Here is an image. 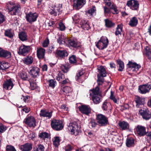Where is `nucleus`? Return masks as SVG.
Listing matches in <instances>:
<instances>
[{
  "mask_svg": "<svg viewBox=\"0 0 151 151\" xmlns=\"http://www.w3.org/2000/svg\"><path fill=\"white\" fill-rule=\"evenodd\" d=\"M111 104L106 101H104L102 105V108L104 110L107 111L110 108Z\"/></svg>",
  "mask_w": 151,
  "mask_h": 151,
  "instance_id": "58836bf2",
  "label": "nucleus"
},
{
  "mask_svg": "<svg viewBox=\"0 0 151 151\" xmlns=\"http://www.w3.org/2000/svg\"><path fill=\"white\" fill-rule=\"evenodd\" d=\"M59 26L58 28L60 30L62 31L65 29V26L63 22H60L59 24Z\"/></svg>",
  "mask_w": 151,
  "mask_h": 151,
  "instance_id": "4d7b16f0",
  "label": "nucleus"
},
{
  "mask_svg": "<svg viewBox=\"0 0 151 151\" xmlns=\"http://www.w3.org/2000/svg\"><path fill=\"white\" fill-rule=\"evenodd\" d=\"M23 61L25 64L27 65L32 64L33 61V58L31 56H28L24 58Z\"/></svg>",
  "mask_w": 151,
  "mask_h": 151,
  "instance_id": "c85d7f7f",
  "label": "nucleus"
},
{
  "mask_svg": "<svg viewBox=\"0 0 151 151\" xmlns=\"http://www.w3.org/2000/svg\"><path fill=\"white\" fill-rule=\"evenodd\" d=\"M32 145L31 143H26L21 145L20 149L22 151H30L32 149Z\"/></svg>",
  "mask_w": 151,
  "mask_h": 151,
  "instance_id": "a211bd4d",
  "label": "nucleus"
},
{
  "mask_svg": "<svg viewBox=\"0 0 151 151\" xmlns=\"http://www.w3.org/2000/svg\"><path fill=\"white\" fill-rule=\"evenodd\" d=\"M13 8V9L11 12L10 13L12 15H16L17 13H19L20 9V6L19 5L15 4Z\"/></svg>",
  "mask_w": 151,
  "mask_h": 151,
  "instance_id": "c756f323",
  "label": "nucleus"
},
{
  "mask_svg": "<svg viewBox=\"0 0 151 151\" xmlns=\"http://www.w3.org/2000/svg\"><path fill=\"white\" fill-rule=\"evenodd\" d=\"M110 9L113 10L112 12L113 14H117L119 13V11L117 9L116 7L114 6L113 5L110 7Z\"/></svg>",
  "mask_w": 151,
  "mask_h": 151,
  "instance_id": "13d9d810",
  "label": "nucleus"
},
{
  "mask_svg": "<svg viewBox=\"0 0 151 151\" xmlns=\"http://www.w3.org/2000/svg\"><path fill=\"white\" fill-rule=\"evenodd\" d=\"M19 38L22 41H24L27 40V35L25 32H21L19 34Z\"/></svg>",
  "mask_w": 151,
  "mask_h": 151,
  "instance_id": "72a5a7b5",
  "label": "nucleus"
},
{
  "mask_svg": "<svg viewBox=\"0 0 151 151\" xmlns=\"http://www.w3.org/2000/svg\"><path fill=\"white\" fill-rule=\"evenodd\" d=\"M9 67L8 63L6 62L2 63L0 67V70H4L8 68Z\"/></svg>",
  "mask_w": 151,
  "mask_h": 151,
  "instance_id": "49530a36",
  "label": "nucleus"
},
{
  "mask_svg": "<svg viewBox=\"0 0 151 151\" xmlns=\"http://www.w3.org/2000/svg\"><path fill=\"white\" fill-rule=\"evenodd\" d=\"M80 111L83 114L88 115L91 112V109L89 106L82 105L79 108Z\"/></svg>",
  "mask_w": 151,
  "mask_h": 151,
  "instance_id": "ddd939ff",
  "label": "nucleus"
},
{
  "mask_svg": "<svg viewBox=\"0 0 151 151\" xmlns=\"http://www.w3.org/2000/svg\"><path fill=\"white\" fill-rule=\"evenodd\" d=\"M105 25L106 27L111 28L114 26L115 24L113 23L111 21L108 19H105Z\"/></svg>",
  "mask_w": 151,
  "mask_h": 151,
  "instance_id": "473e14b6",
  "label": "nucleus"
},
{
  "mask_svg": "<svg viewBox=\"0 0 151 151\" xmlns=\"http://www.w3.org/2000/svg\"><path fill=\"white\" fill-rule=\"evenodd\" d=\"M40 73L39 68L36 66H32L30 68L29 74L33 77H36L39 76Z\"/></svg>",
  "mask_w": 151,
  "mask_h": 151,
  "instance_id": "9d476101",
  "label": "nucleus"
},
{
  "mask_svg": "<svg viewBox=\"0 0 151 151\" xmlns=\"http://www.w3.org/2000/svg\"><path fill=\"white\" fill-rule=\"evenodd\" d=\"M62 70L65 73L68 72L70 68V65L68 64H65V65H61L60 66Z\"/></svg>",
  "mask_w": 151,
  "mask_h": 151,
  "instance_id": "2f4dec72",
  "label": "nucleus"
},
{
  "mask_svg": "<svg viewBox=\"0 0 151 151\" xmlns=\"http://www.w3.org/2000/svg\"><path fill=\"white\" fill-rule=\"evenodd\" d=\"M49 43V41L48 40H45L42 44V46L44 47H46L47 46Z\"/></svg>",
  "mask_w": 151,
  "mask_h": 151,
  "instance_id": "338daca9",
  "label": "nucleus"
},
{
  "mask_svg": "<svg viewBox=\"0 0 151 151\" xmlns=\"http://www.w3.org/2000/svg\"><path fill=\"white\" fill-rule=\"evenodd\" d=\"M11 53L7 51L0 48V57L9 58L11 56Z\"/></svg>",
  "mask_w": 151,
  "mask_h": 151,
  "instance_id": "4be33fe9",
  "label": "nucleus"
},
{
  "mask_svg": "<svg viewBox=\"0 0 151 151\" xmlns=\"http://www.w3.org/2000/svg\"><path fill=\"white\" fill-rule=\"evenodd\" d=\"M24 121L25 124L30 127H34L36 126V121L33 116L28 117Z\"/></svg>",
  "mask_w": 151,
  "mask_h": 151,
  "instance_id": "f8f14e48",
  "label": "nucleus"
},
{
  "mask_svg": "<svg viewBox=\"0 0 151 151\" xmlns=\"http://www.w3.org/2000/svg\"><path fill=\"white\" fill-rule=\"evenodd\" d=\"M151 89V82H149L147 84L139 86V92L142 94H145L148 92Z\"/></svg>",
  "mask_w": 151,
  "mask_h": 151,
  "instance_id": "423d86ee",
  "label": "nucleus"
},
{
  "mask_svg": "<svg viewBox=\"0 0 151 151\" xmlns=\"http://www.w3.org/2000/svg\"><path fill=\"white\" fill-rule=\"evenodd\" d=\"M96 9L95 6H93L92 7L88 10V13L91 16L95 15L96 14Z\"/></svg>",
  "mask_w": 151,
  "mask_h": 151,
  "instance_id": "79ce46f5",
  "label": "nucleus"
},
{
  "mask_svg": "<svg viewBox=\"0 0 151 151\" xmlns=\"http://www.w3.org/2000/svg\"><path fill=\"white\" fill-rule=\"evenodd\" d=\"M73 147L71 145L68 144L65 147V151H71L73 148Z\"/></svg>",
  "mask_w": 151,
  "mask_h": 151,
  "instance_id": "052dcab7",
  "label": "nucleus"
},
{
  "mask_svg": "<svg viewBox=\"0 0 151 151\" xmlns=\"http://www.w3.org/2000/svg\"><path fill=\"white\" fill-rule=\"evenodd\" d=\"M145 51L146 54L148 59L151 60V52L150 47L148 46L146 47L145 48Z\"/></svg>",
  "mask_w": 151,
  "mask_h": 151,
  "instance_id": "37998d69",
  "label": "nucleus"
},
{
  "mask_svg": "<svg viewBox=\"0 0 151 151\" xmlns=\"http://www.w3.org/2000/svg\"><path fill=\"white\" fill-rule=\"evenodd\" d=\"M69 62L72 64H75L77 63V59L76 56L74 55H72L69 58Z\"/></svg>",
  "mask_w": 151,
  "mask_h": 151,
  "instance_id": "e433bc0d",
  "label": "nucleus"
},
{
  "mask_svg": "<svg viewBox=\"0 0 151 151\" xmlns=\"http://www.w3.org/2000/svg\"><path fill=\"white\" fill-rule=\"evenodd\" d=\"M38 17L37 14L35 13L29 12L26 15V19L27 21L29 23H32L35 22Z\"/></svg>",
  "mask_w": 151,
  "mask_h": 151,
  "instance_id": "6e6552de",
  "label": "nucleus"
},
{
  "mask_svg": "<svg viewBox=\"0 0 151 151\" xmlns=\"http://www.w3.org/2000/svg\"><path fill=\"white\" fill-rule=\"evenodd\" d=\"M119 125L122 130H127L129 128V125L124 121L119 123Z\"/></svg>",
  "mask_w": 151,
  "mask_h": 151,
  "instance_id": "bb28decb",
  "label": "nucleus"
},
{
  "mask_svg": "<svg viewBox=\"0 0 151 151\" xmlns=\"http://www.w3.org/2000/svg\"><path fill=\"white\" fill-rule=\"evenodd\" d=\"M80 24L83 29L85 30H88L90 29V26L87 22L84 19L81 20Z\"/></svg>",
  "mask_w": 151,
  "mask_h": 151,
  "instance_id": "393cba45",
  "label": "nucleus"
},
{
  "mask_svg": "<svg viewBox=\"0 0 151 151\" xmlns=\"http://www.w3.org/2000/svg\"><path fill=\"white\" fill-rule=\"evenodd\" d=\"M92 99L93 102L96 104L99 103L101 101L102 98L101 92L99 88L98 87H96L92 90Z\"/></svg>",
  "mask_w": 151,
  "mask_h": 151,
  "instance_id": "f257e3e1",
  "label": "nucleus"
},
{
  "mask_svg": "<svg viewBox=\"0 0 151 151\" xmlns=\"http://www.w3.org/2000/svg\"><path fill=\"white\" fill-rule=\"evenodd\" d=\"M104 4L106 5L109 6L110 8L112 6L110 0H104Z\"/></svg>",
  "mask_w": 151,
  "mask_h": 151,
  "instance_id": "0e129e2a",
  "label": "nucleus"
},
{
  "mask_svg": "<svg viewBox=\"0 0 151 151\" xmlns=\"http://www.w3.org/2000/svg\"><path fill=\"white\" fill-rule=\"evenodd\" d=\"M138 20L136 17H133L130 19L129 25L132 27L136 26L137 24Z\"/></svg>",
  "mask_w": 151,
  "mask_h": 151,
  "instance_id": "cd10ccee",
  "label": "nucleus"
},
{
  "mask_svg": "<svg viewBox=\"0 0 151 151\" xmlns=\"http://www.w3.org/2000/svg\"><path fill=\"white\" fill-rule=\"evenodd\" d=\"M65 79V76L61 72H59L56 76V79L59 81L61 80H63Z\"/></svg>",
  "mask_w": 151,
  "mask_h": 151,
  "instance_id": "a18cd8bd",
  "label": "nucleus"
},
{
  "mask_svg": "<svg viewBox=\"0 0 151 151\" xmlns=\"http://www.w3.org/2000/svg\"><path fill=\"white\" fill-rule=\"evenodd\" d=\"M6 130L4 126L1 124H0V134L2 133Z\"/></svg>",
  "mask_w": 151,
  "mask_h": 151,
  "instance_id": "69168bd1",
  "label": "nucleus"
},
{
  "mask_svg": "<svg viewBox=\"0 0 151 151\" xmlns=\"http://www.w3.org/2000/svg\"><path fill=\"white\" fill-rule=\"evenodd\" d=\"M39 136L41 138L44 139L48 137V134L46 132H41L39 134Z\"/></svg>",
  "mask_w": 151,
  "mask_h": 151,
  "instance_id": "09e8293b",
  "label": "nucleus"
},
{
  "mask_svg": "<svg viewBox=\"0 0 151 151\" xmlns=\"http://www.w3.org/2000/svg\"><path fill=\"white\" fill-rule=\"evenodd\" d=\"M33 150L34 151H44V147L43 145H39L34 147Z\"/></svg>",
  "mask_w": 151,
  "mask_h": 151,
  "instance_id": "c03bdc74",
  "label": "nucleus"
},
{
  "mask_svg": "<svg viewBox=\"0 0 151 151\" xmlns=\"http://www.w3.org/2000/svg\"><path fill=\"white\" fill-rule=\"evenodd\" d=\"M127 66L128 68H134V69L138 70L141 67L140 66L137 64L136 63L133 62L131 61H129L128 64H127Z\"/></svg>",
  "mask_w": 151,
  "mask_h": 151,
  "instance_id": "a878e982",
  "label": "nucleus"
},
{
  "mask_svg": "<svg viewBox=\"0 0 151 151\" xmlns=\"http://www.w3.org/2000/svg\"><path fill=\"white\" fill-rule=\"evenodd\" d=\"M96 119L99 126H105L109 123L108 118L102 114H98Z\"/></svg>",
  "mask_w": 151,
  "mask_h": 151,
  "instance_id": "20e7f679",
  "label": "nucleus"
},
{
  "mask_svg": "<svg viewBox=\"0 0 151 151\" xmlns=\"http://www.w3.org/2000/svg\"><path fill=\"white\" fill-rule=\"evenodd\" d=\"M117 62L118 65H119V67L118 70L120 71H122L124 68V65L123 62L121 60L119 59L117 60Z\"/></svg>",
  "mask_w": 151,
  "mask_h": 151,
  "instance_id": "f704fd0d",
  "label": "nucleus"
},
{
  "mask_svg": "<svg viewBox=\"0 0 151 151\" xmlns=\"http://www.w3.org/2000/svg\"><path fill=\"white\" fill-rule=\"evenodd\" d=\"M14 5L15 4L13 2L10 1L7 3L6 7L8 10L11 12L13 9V8L14 7Z\"/></svg>",
  "mask_w": 151,
  "mask_h": 151,
  "instance_id": "4c0bfd02",
  "label": "nucleus"
},
{
  "mask_svg": "<svg viewBox=\"0 0 151 151\" xmlns=\"http://www.w3.org/2000/svg\"><path fill=\"white\" fill-rule=\"evenodd\" d=\"M111 134L113 136V138H112V139L113 140V141H115V142H118V141L116 139V137H118V133L114 132H113L111 133Z\"/></svg>",
  "mask_w": 151,
  "mask_h": 151,
  "instance_id": "864d4df0",
  "label": "nucleus"
},
{
  "mask_svg": "<svg viewBox=\"0 0 151 151\" xmlns=\"http://www.w3.org/2000/svg\"><path fill=\"white\" fill-rule=\"evenodd\" d=\"M50 13L52 15L54 16L57 15V12L55 11V9H51L49 11Z\"/></svg>",
  "mask_w": 151,
  "mask_h": 151,
  "instance_id": "774afa93",
  "label": "nucleus"
},
{
  "mask_svg": "<svg viewBox=\"0 0 151 151\" xmlns=\"http://www.w3.org/2000/svg\"><path fill=\"white\" fill-rule=\"evenodd\" d=\"M135 101L136 104V106L137 108H139L145 103V99L137 96L136 97Z\"/></svg>",
  "mask_w": 151,
  "mask_h": 151,
  "instance_id": "6ab92c4d",
  "label": "nucleus"
},
{
  "mask_svg": "<svg viewBox=\"0 0 151 151\" xmlns=\"http://www.w3.org/2000/svg\"><path fill=\"white\" fill-rule=\"evenodd\" d=\"M90 124H91L92 127L93 128L95 127L97 125V123L94 119L91 120Z\"/></svg>",
  "mask_w": 151,
  "mask_h": 151,
  "instance_id": "e2e57ef3",
  "label": "nucleus"
},
{
  "mask_svg": "<svg viewBox=\"0 0 151 151\" xmlns=\"http://www.w3.org/2000/svg\"><path fill=\"white\" fill-rule=\"evenodd\" d=\"M68 129L70 131L71 134L77 135L80 129V127L76 122L70 123L68 126Z\"/></svg>",
  "mask_w": 151,
  "mask_h": 151,
  "instance_id": "7ed1b4c3",
  "label": "nucleus"
},
{
  "mask_svg": "<svg viewBox=\"0 0 151 151\" xmlns=\"http://www.w3.org/2000/svg\"><path fill=\"white\" fill-rule=\"evenodd\" d=\"M30 87L32 90H34L37 88V85L36 83L30 82Z\"/></svg>",
  "mask_w": 151,
  "mask_h": 151,
  "instance_id": "bf43d9fd",
  "label": "nucleus"
},
{
  "mask_svg": "<svg viewBox=\"0 0 151 151\" xmlns=\"http://www.w3.org/2000/svg\"><path fill=\"white\" fill-rule=\"evenodd\" d=\"M6 151H16L14 146L11 145H7L6 147Z\"/></svg>",
  "mask_w": 151,
  "mask_h": 151,
  "instance_id": "8fccbe9b",
  "label": "nucleus"
},
{
  "mask_svg": "<svg viewBox=\"0 0 151 151\" xmlns=\"http://www.w3.org/2000/svg\"><path fill=\"white\" fill-rule=\"evenodd\" d=\"M122 24H119L117 25L116 28V30L115 32L116 35L118 36V35H121V33L122 31Z\"/></svg>",
  "mask_w": 151,
  "mask_h": 151,
  "instance_id": "c9c22d12",
  "label": "nucleus"
},
{
  "mask_svg": "<svg viewBox=\"0 0 151 151\" xmlns=\"http://www.w3.org/2000/svg\"><path fill=\"white\" fill-rule=\"evenodd\" d=\"M51 125L52 127L56 130H61L63 128L61 122L55 119H53L51 121Z\"/></svg>",
  "mask_w": 151,
  "mask_h": 151,
  "instance_id": "39448f33",
  "label": "nucleus"
},
{
  "mask_svg": "<svg viewBox=\"0 0 151 151\" xmlns=\"http://www.w3.org/2000/svg\"><path fill=\"white\" fill-rule=\"evenodd\" d=\"M47 83L48 84L49 86L52 88H54L56 84V82L54 79L50 80L47 81Z\"/></svg>",
  "mask_w": 151,
  "mask_h": 151,
  "instance_id": "ea45409f",
  "label": "nucleus"
},
{
  "mask_svg": "<svg viewBox=\"0 0 151 151\" xmlns=\"http://www.w3.org/2000/svg\"><path fill=\"white\" fill-rule=\"evenodd\" d=\"M67 41L68 45L70 46L75 48H77L79 46V45L76 40L73 39H68Z\"/></svg>",
  "mask_w": 151,
  "mask_h": 151,
  "instance_id": "5701e85b",
  "label": "nucleus"
},
{
  "mask_svg": "<svg viewBox=\"0 0 151 151\" xmlns=\"http://www.w3.org/2000/svg\"><path fill=\"white\" fill-rule=\"evenodd\" d=\"M30 49V46L22 45L19 47L18 53L19 55L24 56L28 52Z\"/></svg>",
  "mask_w": 151,
  "mask_h": 151,
  "instance_id": "0eeeda50",
  "label": "nucleus"
},
{
  "mask_svg": "<svg viewBox=\"0 0 151 151\" xmlns=\"http://www.w3.org/2000/svg\"><path fill=\"white\" fill-rule=\"evenodd\" d=\"M96 46L100 50L106 48L109 43V40L106 37H102L97 42H95Z\"/></svg>",
  "mask_w": 151,
  "mask_h": 151,
  "instance_id": "f03ea898",
  "label": "nucleus"
},
{
  "mask_svg": "<svg viewBox=\"0 0 151 151\" xmlns=\"http://www.w3.org/2000/svg\"><path fill=\"white\" fill-rule=\"evenodd\" d=\"M114 94V92L113 91H111V95L110 97V99L112 100L115 103H117V100L115 98Z\"/></svg>",
  "mask_w": 151,
  "mask_h": 151,
  "instance_id": "6e6d98bb",
  "label": "nucleus"
},
{
  "mask_svg": "<svg viewBox=\"0 0 151 151\" xmlns=\"http://www.w3.org/2000/svg\"><path fill=\"white\" fill-rule=\"evenodd\" d=\"M98 80L97 82L98 84L99 85H101L104 81V78H101V76H99V75H97Z\"/></svg>",
  "mask_w": 151,
  "mask_h": 151,
  "instance_id": "5fc2aeb1",
  "label": "nucleus"
},
{
  "mask_svg": "<svg viewBox=\"0 0 151 151\" xmlns=\"http://www.w3.org/2000/svg\"><path fill=\"white\" fill-rule=\"evenodd\" d=\"M53 144L56 147H58L60 144V138L58 137H54L52 139Z\"/></svg>",
  "mask_w": 151,
  "mask_h": 151,
  "instance_id": "a19ab883",
  "label": "nucleus"
},
{
  "mask_svg": "<svg viewBox=\"0 0 151 151\" xmlns=\"http://www.w3.org/2000/svg\"><path fill=\"white\" fill-rule=\"evenodd\" d=\"M85 3V0H73V8L76 9H79Z\"/></svg>",
  "mask_w": 151,
  "mask_h": 151,
  "instance_id": "2eb2a0df",
  "label": "nucleus"
},
{
  "mask_svg": "<svg viewBox=\"0 0 151 151\" xmlns=\"http://www.w3.org/2000/svg\"><path fill=\"white\" fill-rule=\"evenodd\" d=\"M127 5L133 10H137L139 6L138 1L135 0H131L127 2Z\"/></svg>",
  "mask_w": 151,
  "mask_h": 151,
  "instance_id": "9b49d317",
  "label": "nucleus"
},
{
  "mask_svg": "<svg viewBox=\"0 0 151 151\" xmlns=\"http://www.w3.org/2000/svg\"><path fill=\"white\" fill-rule=\"evenodd\" d=\"M145 127L138 125L136 128V131L138 134L140 136H144L146 134V132Z\"/></svg>",
  "mask_w": 151,
  "mask_h": 151,
  "instance_id": "dca6fc26",
  "label": "nucleus"
},
{
  "mask_svg": "<svg viewBox=\"0 0 151 151\" xmlns=\"http://www.w3.org/2000/svg\"><path fill=\"white\" fill-rule=\"evenodd\" d=\"M37 56L40 59H43L45 57V49L42 48H37Z\"/></svg>",
  "mask_w": 151,
  "mask_h": 151,
  "instance_id": "f3484780",
  "label": "nucleus"
},
{
  "mask_svg": "<svg viewBox=\"0 0 151 151\" xmlns=\"http://www.w3.org/2000/svg\"><path fill=\"white\" fill-rule=\"evenodd\" d=\"M83 74V71H79L76 74V80L78 81H80V80Z\"/></svg>",
  "mask_w": 151,
  "mask_h": 151,
  "instance_id": "de8ad7c7",
  "label": "nucleus"
},
{
  "mask_svg": "<svg viewBox=\"0 0 151 151\" xmlns=\"http://www.w3.org/2000/svg\"><path fill=\"white\" fill-rule=\"evenodd\" d=\"M98 72L99 74L98 75H99L102 77H105L106 76V69L104 66H102L98 67L97 68Z\"/></svg>",
  "mask_w": 151,
  "mask_h": 151,
  "instance_id": "aec40b11",
  "label": "nucleus"
},
{
  "mask_svg": "<svg viewBox=\"0 0 151 151\" xmlns=\"http://www.w3.org/2000/svg\"><path fill=\"white\" fill-rule=\"evenodd\" d=\"M21 78L24 80H26L27 78V76L26 73L22 72L21 74Z\"/></svg>",
  "mask_w": 151,
  "mask_h": 151,
  "instance_id": "680f3d73",
  "label": "nucleus"
},
{
  "mask_svg": "<svg viewBox=\"0 0 151 151\" xmlns=\"http://www.w3.org/2000/svg\"><path fill=\"white\" fill-rule=\"evenodd\" d=\"M56 54L58 57L61 58H64L68 55V53L66 50H57Z\"/></svg>",
  "mask_w": 151,
  "mask_h": 151,
  "instance_id": "412c9836",
  "label": "nucleus"
},
{
  "mask_svg": "<svg viewBox=\"0 0 151 151\" xmlns=\"http://www.w3.org/2000/svg\"><path fill=\"white\" fill-rule=\"evenodd\" d=\"M72 91L71 88L68 86H66L63 88V92L67 94Z\"/></svg>",
  "mask_w": 151,
  "mask_h": 151,
  "instance_id": "3c124183",
  "label": "nucleus"
},
{
  "mask_svg": "<svg viewBox=\"0 0 151 151\" xmlns=\"http://www.w3.org/2000/svg\"><path fill=\"white\" fill-rule=\"evenodd\" d=\"M134 139L133 138H130L127 139L126 145L127 147H130L134 145Z\"/></svg>",
  "mask_w": 151,
  "mask_h": 151,
  "instance_id": "7c9ffc66",
  "label": "nucleus"
},
{
  "mask_svg": "<svg viewBox=\"0 0 151 151\" xmlns=\"http://www.w3.org/2000/svg\"><path fill=\"white\" fill-rule=\"evenodd\" d=\"M139 112L142 118L146 120H148L151 118V113L148 109H141Z\"/></svg>",
  "mask_w": 151,
  "mask_h": 151,
  "instance_id": "1a4fd4ad",
  "label": "nucleus"
},
{
  "mask_svg": "<svg viewBox=\"0 0 151 151\" xmlns=\"http://www.w3.org/2000/svg\"><path fill=\"white\" fill-rule=\"evenodd\" d=\"M5 35L10 38H12L13 37V35L11 32V30H7L5 31Z\"/></svg>",
  "mask_w": 151,
  "mask_h": 151,
  "instance_id": "603ef678",
  "label": "nucleus"
},
{
  "mask_svg": "<svg viewBox=\"0 0 151 151\" xmlns=\"http://www.w3.org/2000/svg\"><path fill=\"white\" fill-rule=\"evenodd\" d=\"M40 116L46 117L50 119L52 116V114L51 112H49L44 110H41L40 114Z\"/></svg>",
  "mask_w": 151,
  "mask_h": 151,
  "instance_id": "b1692460",
  "label": "nucleus"
},
{
  "mask_svg": "<svg viewBox=\"0 0 151 151\" xmlns=\"http://www.w3.org/2000/svg\"><path fill=\"white\" fill-rule=\"evenodd\" d=\"M14 86L12 79L7 80L3 85V88L6 90L11 89Z\"/></svg>",
  "mask_w": 151,
  "mask_h": 151,
  "instance_id": "4468645a",
  "label": "nucleus"
}]
</instances>
